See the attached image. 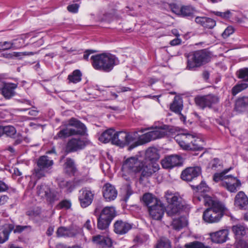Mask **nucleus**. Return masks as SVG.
<instances>
[{
	"label": "nucleus",
	"mask_w": 248,
	"mask_h": 248,
	"mask_svg": "<svg viewBox=\"0 0 248 248\" xmlns=\"http://www.w3.org/2000/svg\"><path fill=\"white\" fill-rule=\"evenodd\" d=\"M248 87V84L246 83H242L235 85L232 89V94L235 96L237 93Z\"/></svg>",
	"instance_id": "nucleus-42"
},
{
	"label": "nucleus",
	"mask_w": 248,
	"mask_h": 248,
	"mask_svg": "<svg viewBox=\"0 0 248 248\" xmlns=\"http://www.w3.org/2000/svg\"><path fill=\"white\" fill-rule=\"evenodd\" d=\"M16 132L15 128L13 126H2V134L3 133L8 137L15 138Z\"/></svg>",
	"instance_id": "nucleus-41"
},
{
	"label": "nucleus",
	"mask_w": 248,
	"mask_h": 248,
	"mask_svg": "<svg viewBox=\"0 0 248 248\" xmlns=\"http://www.w3.org/2000/svg\"><path fill=\"white\" fill-rule=\"evenodd\" d=\"M195 102L196 104L202 108H210L219 102V98L215 94H209L196 97Z\"/></svg>",
	"instance_id": "nucleus-14"
},
{
	"label": "nucleus",
	"mask_w": 248,
	"mask_h": 248,
	"mask_svg": "<svg viewBox=\"0 0 248 248\" xmlns=\"http://www.w3.org/2000/svg\"><path fill=\"white\" fill-rule=\"evenodd\" d=\"M103 195L107 201L115 200L117 196V191L115 187L110 184H106L103 187Z\"/></svg>",
	"instance_id": "nucleus-20"
},
{
	"label": "nucleus",
	"mask_w": 248,
	"mask_h": 248,
	"mask_svg": "<svg viewBox=\"0 0 248 248\" xmlns=\"http://www.w3.org/2000/svg\"><path fill=\"white\" fill-rule=\"evenodd\" d=\"M235 248H248V242L239 240L235 244Z\"/></svg>",
	"instance_id": "nucleus-50"
},
{
	"label": "nucleus",
	"mask_w": 248,
	"mask_h": 248,
	"mask_svg": "<svg viewBox=\"0 0 248 248\" xmlns=\"http://www.w3.org/2000/svg\"><path fill=\"white\" fill-rule=\"evenodd\" d=\"M28 113L31 116H36L38 115V111L36 109H31L29 111Z\"/></svg>",
	"instance_id": "nucleus-64"
},
{
	"label": "nucleus",
	"mask_w": 248,
	"mask_h": 248,
	"mask_svg": "<svg viewBox=\"0 0 248 248\" xmlns=\"http://www.w3.org/2000/svg\"><path fill=\"white\" fill-rule=\"evenodd\" d=\"M186 248H210L208 246H205L202 243L194 241L193 242L186 244L185 245Z\"/></svg>",
	"instance_id": "nucleus-45"
},
{
	"label": "nucleus",
	"mask_w": 248,
	"mask_h": 248,
	"mask_svg": "<svg viewBox=\"0 0 248 248\" xmlns=\"http://www.w3.org/2000/svg\"><path fill=\"white\" fill-rule=\"evenodd\" d=\"M82 74L79 70H74L68 77L69 82L77 83L81 80Z\"/></svg>",
	"instance_id": "nucleus-38"
},
{
	"label": "nucleus",
	"mask_w": 248,
	"mask_h": 248,
	"mask_svg": "<svg viewBox=\"0 0 248 248\" xmlns=\"http://www.w3.org/2000/svg\"><path fill=\"white\" fill-rule=\"evenodd\" d=\"M181 40L178 38H175L170 42V44L171 46H176L181 44Z\"/></svg>",
	"instance_id": "nucleus-61"
},
{
	"label": "nucleus",
	"mask_w": 248,
	"mask_h": 248,
	"mask_svg": "<svg viewBox=\"0 0 248 248\" xmlns=\"http://www.w3.org/2000/svg\"><path fill=\"white\" fill-rule=\"evenodd\" d=\"M57 181L60 188L64 189L67 193L71 192L74 188L73 183L72 181H66L62 177L57 178Z\"/></svg>",
	"instance_id": "nucleus-27"
},
{
	"label": "nucleus",
	"mask_w": 248,
	"mask_h": 248,
	"mask_svg": "<svg viewBox=\"0 0 248 248\" xmlns=\"http://www.w3.org/2000/svg\"><path fill=\"white\" fill-rule=\"evenodd\" d=\"M86 130L85 125L80 121L72 118L67 122L65 127L61 129L54 139H63L74 135H83Z\"/></svg>",
	"instance_id": "nucleus-3"
},
{
	"label": "nucleus",
	"mask_w": 248,
	"mask_h": 248,
	"mask_svg": "<svg viewBox=\"0 0 248 248\" xmlns=\"http://www.w3.org/2000/svg\"><path fill=\"white\" fill-rule=\"evenodd\" d=\"M37 193L41 198H45L50 203H52L60 199L59 194L51 191L48 186L43 184L37 187Z\"/></svg>",
	"instance_id": "nucleus-10"
},
{
	"label": "nucleus",
	"mask_w": 248,
	"mask_h": 248,
	"mask_svg": "<svg viewBox=\"0 0 248 248\" xmlns=\"http://www.w3.org/2000/svg\"><path fill=\"white\" fill-rule=\"evenodd\" d=\"M142 201L144 204L148 207V208L160 202L153 194L150 193L144 194L142 197Z\"/></svg>",
	"instance_id": "nucleus-29"
},
{
	"label": "nucleus",
	"mask_w": 248,
	"mask_h": 248,
	"mask_svg": "<svg viewBox=\"0 0 248 248\" xmlns=\"http://www.w3.org/2000/svg\"><path fill=\"white\" fill-rule=\"evenodd\" d=\"M94 192L88 188H84L79 191L78 200L82 208L89 206L93 202Z\"/></svg>",
	"instance_id": "nucleus-16"
},
{
	"label": "nucleus",
	"mask_w": 248,
	"mask_h": 248,
	"mask_svg": "<svg viewBox=\"0 0 248 248\" xmlns=\"http://www.w3.org/2000/svg\"><path fill=\"white\" fill-rule=\"evenodd\" d=\"M248 106V96H243L238 98L235 102V109L242 112L245 111Z\"/></svg>",
	"instance_id": "nucleus-28"
},
{
	"label": "nucleus",
	"mask_w": 248,
	"mask_h": 248,
	"mask_svg": "<svg viewBox=\"0 0 248 248\" xmlns=\"http://www.w3.org/2000/svg\"><path fill=\"white\" fill-rule=\"evenodd\" d=\"M65 171L69 174L74 173L75 167L74 161L71 158H67L64 164Z\"/></svg>",
	"instance_id": "nucleus-43"
},
{
	"label": "nucleus",
	"mask_w": 248,
	"mask_h": 248,
	"mask_svg": "<svg viewBox=\"0 0 248 248\" xmlns=\"http://www.w3.org/2000/svg\"><path fill=\"white\" fill-rule=\"evenodd\" d=\"M114 132V130L113 129H108L101 134L98 140L103 143H108L109 141H111L112 143V138Z\"/></svg>",
	"instance_id": "nucleus-32"
},
{
	"label": "nucleus",
	"mask_w": 248,
	"mask_h": 248,
	"mask_svg": "<svg viewBox=\"0 0 248 248\" xmlns=\"http://www.w3.org/2000/svg\"><path fill=\"white\" fill-rule=\"evenodd\" d=\"M151 131L140 136L138 141L129 147V149H132L135 147L150 142L152 140L164 137L167 133L168 126L163 125L158 127H151L148 128Z\"/></svg>",
	"instance_id": "nucleus-5"
},
{
	"label": "nucleus",
	"mask_w": 248,
	"mask_h": 248,
	"mask_svg": "<svg viewBox=\"0 0 248 248\" xmlns=\"http://www.w3.org/2000/svg\"><path fill=\"white\" fill-rule=\"evenodd\" d=\"M79 5L78 4H72L67 6V9L70 12L76 13L78 12Z\"/></svg>",
	"instance_id": "nucleus-54"
},
{
	"label": "nucleus",
	"mask_w": 248,
	"mask_h": 248,
	"mask_svg": "<svg viewBox=\"0 0 248 248\" xmlns=\"http://www.w3.org/2000/svg\"><path fill=\"white\" fill-rule=\"evenodd\" d=\"M204 20L205 22L203 27L205 28L212 29L216 26V21L212 18L205 17Z\"/></svg>",
	"instance_id": "nucleus-47"
},
{
	"label": "nucleus",
	"mask_w": 248,
	"mask_h": 248,
	"mask_svg": "<svg viewBox=\"0 0 248 248\" xmlns=\"http://www.w3.org/2000/svg\"><path fill=\"white\" fill-rule=\"evenodd\" d=\"M27 226H20L18 225L15 228H14L13 230L15 233H19L22 232L26 228H27Z\"/></svg>",
	"instance_id": "nucleus-56"
},
{
	"label": "nucleus",
	"mask_w": 248,
	"mask_h": 248,
	"mask_svg": "<svg viewBox=\"0 0 248 248\" xmlns=\"http://www.w3.org/2000/svg\"><path fill=\"white\" fill-rule=\"evenodd\" d=\"M91 60L92 66L95 69L105 72H110L119 62L115 55L109 53L92 56Z\"/></svg>",
	"instance_id": "nucleus-2"
},
{
	"label": "nucleus",
	"mask_w": 248,
	"mask_h": 248,
	"mask_svg": "<svg viewBox=\"0 0 248 248\" xmlns=\"http://www.w3.org/2000/svg\"><path fill=\"white\" fill-rule=\"evenodd\" d=\"M84 226L87 230H91L92 228V225L91 224V221L89 219H88L84 224Z\"/></svg>",
	"instance_id": "nucleus-62"
},
{
	"label": "nucleus",
	"mask_w": 248,
	"mask_h": 248,
	"mask_svg": "<svg viewBox=\"0 0 248 248\" xmlns=\"http://www.w3.org/2000/svg\"><path fill=\"white\" fill-rule=\"evenodd\" d=\"M53 165L52 160L50 159L47 156H42L37 162V167L34 170L33 174L38 178L44 177L49 172Z\"/></svg>",
	"instance_id": "nucleus-9"
},
{
	"label": "nucleus",
	"mask_w": 248,
	"mask_h": 248,
	"mask_svg": "<svg viewBox=\"0 0 248 248\" xmlns=\"http://www.w3.org/2000/svg\"><path fill=\"white\" fill-rule=\"evenodd\" d=\"M13 229V224H5L0 225V243H3L8 240L9 234Z\"/></svg>",
	"instance_id": "nucleus-24"
},
{
	"label": "nucleus",
	"mask_w": 248,
	"mask_h": 248,
	"mask_svg": "<svg viewBox=\"0 0 248 248\" xmlns=\"http://www.w3.org/2000/svg\"><path fill=\"white\" fill-rule=\"evenodd\" d=\"M148 239V237L147 235H139L135 238L134 241L138 244H141L147 241Z\"/></svg>",
	"instance_id": "nucleus-51"
},
{
	"label": "nucleus",
	"mask_w": 248,
	"mask_h": 248,
	"mask_svg": "<svg viewBox=\"0 0 248 248\" xmlns=\"http://www.w3.org/2000/svg\"><path fill=\"white\" fill-rule=\"evenodd\" d=\"M238 77L245 81H248V68H245L240 69L238 72Z\"/></svg>",
	"instance_id": "nucleus-46"
},
{
	"label": "nucleus",
	"mask_w": 248,
	"mask_h": 248,
	"mask_svg": "<svg viewBox=\"0 0 248 248\" xmlns=\"http://www.w3.org/2000/svg\"><path fill=\"white\" fill-rule=\"evenodd\" d=\"M211 168L216 170V169L219 170L221 168V162L217 158H214L211 162Z\"/></svg>",
	"instance_id": "nucleus-49"
},
{
	"label": "nucleus",
	"mask_w": 248,
	"mask_h": 248,
	"mask_svg": "<svg viewBox=\"0 0 248 248\" xmlns=\"http://www.w3.org/2000/svg\"><path fill=\"white\" fill-rule=\"evenodd\" d=\"M134 138L133 136L124 131L114 132L112 138V144L124 147L133 141Z\"/></svg>",
	"instance_id": "nucleus-12"
},
{
	"label": "nucleus",
	"mask_w": 248,
	"mask_h": 248,
	"mask_svg": "<svg viewBox=\"0 0 248 248\" xmlns=\"http://www.w3.org/2000/svg\"><path fill=\"white\" fill-rule=\"evenodd\" d=\"M231 14V12L230 11L228 10L225 12H215V15L221 16L223 18H229L230 16V15Z\"/></svg>",
	"instance_id": "nucleus-55"
},
{
	"label": "nucleus",
	"mask_w": 248,
	"mask_h": 248,
	"mask_svg": "<svg viewBox=\"0 0 248 248\" xmlns=\"http://www.w3.org/2000/svg\"><path fill=\"white\" fill-rule=\"evenodd\" d=\"M191 186L193 188H196L197 192L201 194L202 197H198V200L201 201L202 199L204 204L209 206L203 212V220L209 223L218 222L226 210L224 204L219 201L213 199L207 195L203 194L210 190V188L204 182L202 181L199 185H192Z\"/></svg>",
	"instance_id": "nucleus-1"
},
{
	"label": "nucleus",
	"mask_w": 248,
	"mask_h": 248,
	"mask_svg": "<svg viewBox=\"0 0 248 248\" xmlns=\"http://www.w3.org/2000/svg\"><path fill=\"white\" fill-rule=\"evenodd\" d=\"M8 189V186L3 181H0V192H4Z\"/></svg>",
	"instance_id": "nucleus-57"
},
{
	"label": "nucleus",
	"mask_w": 248,
	"mask_h": 248,
	"mask_svg": "<svg viewBox=\"0 0 248 248\" xmlns=\"http://www.w3.org/2000/svg\"><path fill=\"white\" fill-rule=\"evenodd\" d=\"M234 31L232 27H228L222 34V36L224 38H227L231 34H232Z\"/></svg>",
	"instance_id": "nucleus-52"
},
{
	"label": "nucleus",
	"mask_w": 248,
	"mask_h": 248,
	"mask_svg": "<svg viewBox=\"0 0 248 248\" xmlns=\"http://www.w3.org/2000/svg\"><path fill=\"white\" fill-rule=\"evenodd\" d=\"M201 173L202 169L199 166L188 167L182 172L181 177L187 182L195 181Z\"/></svg>",
	"instance_id": "nucleus-13"
},
{
	"label": "nucleus",
	"mask_w": 248,
	"mask_h": 248,
	"mask_svg": "<svg viewBox=\"0 0 248 248\" xmlns=\"http://www.w3.org/2000/svg\"><path fill=\"white\" fill-rule=\"evenodd\" d=\"M205 17L197 16L195 18V21L197 23L203 26L204 23L205 22Z\"/></svg>",
	"instance_id": "nucleus-58"
},
{
	"label": "nucleus",
	"mask_w": 248,
	"mask_h": 248,
	"mask_svg": "<svg viewBox=\"0 0 248 248\" xmlns=\"http://www.w3.org/2000/svg\"><path fill=\"white\" fill-rule=\"evenodd\" d=\"M159 169V166L157 163L155 162L147 163L143 161L142 166H141L140 168L139 169V172L141 173L140 181L142 182L144 178L150 177Z\"/></svg>",
	"instance_id": "nucleus-11"
},
{
	"label": "nucleus",
	"mask_w": 248,
	"mask_h": 248,
	"mask_svg": "<svg viewBox=\"0 0 248 248\" xmlns=\"http://www.w3.org/2000/svg\"><path fill=\"white\" fill-rule=\"evenodd\" d=\"M192 134L188 133H181L175 137V140L184 150H189V149H194V147L195 145L190 144L191 140L193 139Z\"/></svg>",
	"instance_id": "nucleus-15"
},
{
	"label": "nucleus",
	"mask_w": 248,
	"mask_h": 248,
	"mask_svg": "<svg viewBox=\"0 0 248 248\" xmlns=\"http://www.w3.org/2000/svg\"><path fill=\"white\" fill-rule=\"evenodd\" d=\"M228 233V231L227 230H222L216 232H211L209 235L213 242L223 243L227 240Z\"/></svg>",
	"instance_id": "nucleus-22"
},
{
	"label": "nucleus",
	"mask_w": 248,
	"mask_h": 248,
	"mask_svg": "<svg viewBox=\"0 0 248 248\" xmlns=\"http://www.w3.org/2000/svg\"><path fill=\"white\" fill-rule=\"evenodd\" d=\"M232 230L237 239H240L242 236L246 235L248 233V229L241 225L233 226Z\"/></svg>",
	"instance_id": "nucleus-33"
},
{
	"label": "nucleus",
	"mask_w": 248,
	"mask_h": 248,
	"mask_svg": "<svg viewBox=\"0 0 248 248\" xmlns=\"http://www.w3.org/2000/svg\"><path fill=\"white\" fill-rule=\"evenodd\" d=\"M142 161L143 160L135 156L127 158L122 166L123 177L128 181L134 179L135 174L139 172Z\"/></svg>",
	"instance_id": "nucleus-6"
},
{
	"label": "nucleus",
	"mask_w": 248,
	"mask_h": 248,
	"mask_svg": "<svg viewBox=\"0 0 248 248\" xmlns=\"http://www.w3.org/2000/svg\"><path fill=\"white\" fill-rule=\"evenodd\" d=\"M145 158L151 161H155L159 159V155L156 148H149L145 152Z\"/></svg>",
	"instance_id": "nucleus-30"
},
{
	"label": "nucleus",
	"mask_w": 248,
	"mask_h": 248,
	"mask_svg": "<svg viewBox=\"0 0 248 248\" xmlns=\"http://www.w3.org/2000/svg\"><path fill=\"white\" fill-rule=\"evenodd\" d=\"M195 9L190 6H183L181 7V16L184 17H193Z\"/></svg>",
	"instance_id": "nucleus-40"
},
{
	"label": "nucleus",
	"mask_w": 248,
	"mask_h": 248,
	"mask_svg": "<svg viewBox=\"0 0 248 248\" xmlns=\"http://www.w3.org/2000/svg\"><path fill=\"white\" fill-rule=\"evenodd\" d=\"M17 86L16 84L11 83L5 84L1 89L2 95L6 98H10L14 95V90Z\"/></svg>",
	"instance_id": "nucleus-26"
},
{
	"label": "nucleus",
	"mask_w": 248,
	"mask_h": 248,
	"mask_svg": "<svg viewBox=\"0 0 248 248\" xmlns=\"http://www.w3.org/2000/svg\"><path fill=\"white\" fill-rule=\"evenodd\" d=\"M181 204H174V203L169 204L166 211L168 216L172 217L180 213L182 209Z\"/></svg>",
	"instance_id": "nucleus-34"
},
{
	"label": "nucleus",
	"mask_w": 248,
	"mask_h": 248,
	"mask_svg": "<svg viewBox=\"0 0 248 248\" xmlns=\"http://www.w3.org/2000/svg\"><path fill=\"white\" fill-rule=\"evenodd\" d=\"M156 248H171L170 241L166 238H162L156 244Z\"/></svg>",
	"instance_id": "nucleus-44"
},
{
	"label": "nucleus",
	"mask_w": 248,
	"mask_h": 248,
	"mask_svg": "<svg viewBox=\"0 0 248 248\" xmlns=\"http://www.w3.org/2000/svg\"><path fill=\"white\" fill-rule=\"evenodd\" d=\"M93 52V51H91L89 50H86L84 54L83 58L86 60H88L90 54Z\"/></svg>",
	"instance_id": "nucleus-63"
},
{
	"label": "nucleus",
	"mask_w": 248,
	"mask_h": 248,
	"mask_svg": "<svg viewBox=\"0 0 248 248\" xmlns=\"http://www.w3.org/2000/svg\"><path fill=\"white\" fill-rule=\"evenodd\" d=\"M187 225V221L185 217H180L177 219H173L172 226L174 229L179 230Z\"/></svg>",
	"instance_id": "nucleus-37"
},
{
	"label": "nucleus",
	"mask_w": 248,
	"mask_h": 248,
	"mask_svg": "<svg viewBox=\"0 0 248 248\" xmlns=\"http://www.w3.org/2000/svg\"><path fill=\"white\" fill-rule=\"evenodd\" d=\"M164 207L161 203V202H158L154 206H151L150 208H148L150 216L155 220L161 219L164 215Z\"/></svg>",
	"instance_id": "nucleus-18"
},
{
	"label": "nucleus",
	"mask_w": 248,
	"mask_h": 248,
	"mask_svg": "<svg viewBox=\"0 0 248 248\" xmlns=\"http://www.w3.org/2000/svg\"><path fill=\"white\" fill-rule=\"evenodd\" d=\"M8 197L6 195L0 196V205L5 204L8 201Z\"/></svg>",
	"instance_id": "nucleus-60"
},
{
	"label": "nucleus",
	"mask_w": 248,
	"mask_h": 248,
	"mask_svg": "<svg viewBox=\"0 0 248 248\" xmlns=\"http://www.w3.org/2000/svg\"><path fill=\"white\" fill-rule=\"evenodd\" d=\"M180 163V158L176 155L168 156L161 160L162 167L166 169H171Z\"/></svg>",
	"instance_id": "nucleus-19"
},
{
	"label": "nucleus",
	"mask_w": 248,
	"mask_h": 248,
	"mask_svg": "<svg viewBox=\"0 0 248 248\" xmlns=\"http://www.w3.org/2000/svg\"><path fill=\"white\" fill-rule=\"evenodd\" d=\"M71 205V202L69 201L65 200L60 202L59 204L57 205V207L59 209L62 208L68 209L70 207Z\"/></svg>",
	"instance_id": "nucleus-53"
},
{
	"label": "nucleus",
	"mask_w": 248,
	"mask_h": 248,
	"mask_svg": "<svg viewBox=\"0 0 248 248\" xmlns=\"http://www.w3.org/2000/svg\"><path fill=\"white\" fill-rule=\"evenodd\" d=\"M114 231L116 233L124 234L127 233L132 228V225L122 220H117L114 223Z\"/></svg>",
	"instance_id": "nucleus-23"
},
{
	"label": "nucleus",
	"mask_w": 248,
	"mask_h": 248,
	"mask_svg": "<svg viewBox=\"0 0 248 248\" xmlns=\"http://www.w3.org/2000/svg\"><path fill=\"white\" fill-rule=\"evenodd\" d=\"M229 169L225 170L221 173H216L213 176V180L216 182L221 181V185L231 192H235L241 186L240 181L232 175H225Z\"/></svg>",
	"instance_id": "nucleus-7"
},
{
	"label": "nucleus",
	"mask_w": 248,
	"mask_h": 248,
	"mask_svg": "<svg viewBox=\"0 0 248 248\" xmlns=\"http://www.w3.org/2000/svg\"><path fill=\"white\" fill-rule=\"evenodd\" d=\"M248 204V198L243 191L239 192L235 197L234 204L240 209L245 207Z\"/></svg>",
	"instance_id": "nucleus-25"
},
{
	"label": "nucleus",
	"mask_w": 248,
	"mask_h": 248,
	"mask_svg": "<svg viewBox=\"0 0 248 248\" xmlns=\"http://www.w3.org/2000/svg\"><path fill=\"white\" fill-rule=\"evenodd\" d=\"M92 240L98 248H109L112 246L111 240L107 236L97 235L93 236Z\"/></svg>",
	"instance_id": "nucleus-21"
},
{
	"label": "nucleus",
	"mask_w": 248,
	"mask_h": 248,
	"mask_svg": "<svg viewBox=\"0 0 248 248\" xmlns=\"http://www.w3.org/2000/svg\"><path fill=\"white\" fill-rule=\"evenodd\" d=\"M166 198L169 204H181L179 202L180 198L176 194H173L167 191L166 193Z\"/></svg>",
	"instance_id": "nucleus-39"
},
{
	"label": "nucleus",
	"mask_w": 248,
	"mask_h": 248,
	"mask_svg": "<svg viewBox=\"0 0 248 248\" xmlns=\"http://www.w3.org/2000/svg\"><path fill=\"white\" fill-rule=\"evenodd\" d=\"M173 13L178 15H181V7L179 8L177 6L174 5L171 7Z\"/></svg>",
	"instance_id": "nucleus-59"
},
{
	"label": "nucleus",
	"mask_w": 248,
	"mask_h": 248,
	"mask_svg": "<svg viewBox=\"0 0 248 248\" xmlns=\"http://www.w3.org/2000/svg\"><path fill=\"white\" fill-rule=\"evenodd\" d=\"M101 207L97 205L93 214L98 216L97 227L101 230H106L109 227L111 221L116 216V211L113 207L107 206L104 208L100 213Z\"/></svg>",
	"instance_id": "nucleus-4"
},
{
	"label": "nucleus",
	"mask_w": 248,
	"mask_h": 248,
	"mask_svg": "<svg viewBox=\"0 0 248 248\" xmlns=\"http://www.w3.org/2000/svg\"><path fill=\"white\" fill-rule=\"evenodd\" d=\"M209 57L203 50H199L189 53L187 56L186 69L195 70L197 67L208 62Z\"/></svg>",
	"instance_id": "nucleus-8"
},
{
	"label": "nucleus",
	"mask_w": 248,
	"mask_h": 248,
	"mask_svg": "<svg viewBox=\"0 0 248 248\" xmlns=\"http://www.w3.org/2000/svg\"><path fill=\"white\" fill-rule=\"evenodd\" d=\"M85 146V141L80 138H72L66 146L65 151L67 153L76 152L83 149Z\"/></svg>",
	"instance_id": "nucleus-17"
},
{
	"label": "nucleus",
	"mask_w": 248,
	"mask_h": 248,
	"mask_svg": "<svg viewBox=\"0 0 248 248\" xmlns=\"http://www.w3.org/2000/svg\"><path fill=\"white\" fill-rule=\"evenodd\" d=\"M193 139L191 140L190 144L197 145V146H194V149H189V150H202L203 149L204 142L200 138L197 137L196 134L193 133Z\"/></svg>",
	"instance_id": "nucleus-35"
},
{
	"label": "nucleus",
	"mask_w": 248,
	"mask_h": 248,
	"mask_svg": "<svg viewBox=\"0 0 248 248\" xmlns=\"http://www.w3.org/2000/svg\"><path fill=\"white\" fill-rule=\"evenodd\" d=\"M13 45V43L11 42L5 41L0 42V50H5L9 49L12 48Z\"/></svg>",
	"instance_id": "nucleus-48"
},
{
	"label": "nucleus",
	"mask_w": 248,
	"mask_h": 248,
	"mask_svg": "<svg viewBox=\"0 0 248 248\" xmlns=\"http://www.w3.org/2000/svg\"><path fill=\"white\" fill-rule=\"evenodd\" d=\"M76 233L74 230L71 228L64 227H59L57 231V234L58 237H72L76 235Z\"/></svg>",
	"instance_id": "nucleus-31"
},
{
	"label": "nucleus",
	"mask_w": 248,
	"mask_h": 248,
	"mask_svg": "<svg viewBox=\"0 0 248 248\" xmlns=\"http://www.w3.org/2000/svg\"><path fill=\"white\" fill-rule=\"evenodd\" d=\"M170 109L175 113H180L183 109V104L182 100L175 97L173 101L170 106Z\"/></svg>",
	"instance_id": "nucleus-36"
}]
</instances>
